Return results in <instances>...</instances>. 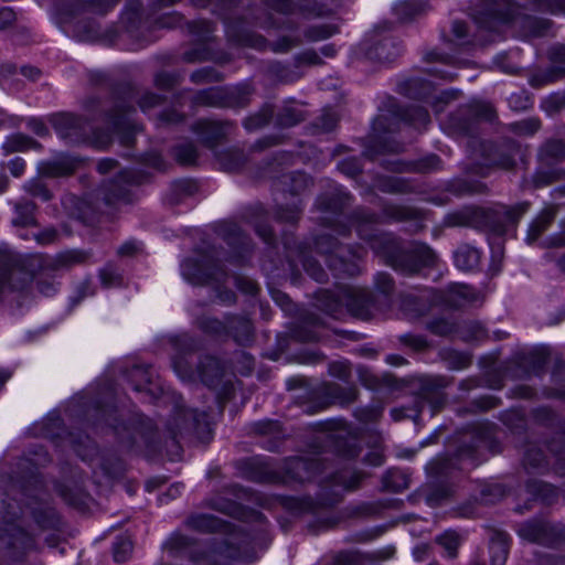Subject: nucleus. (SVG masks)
<instances>
[{"mask_svg":"<svg viewBox=\"0 0 565 565\" xmlns=\"http://www.w3.org/2000/svg\"><path fill=\"white\" fill-rule=\"evenodd\" d=\"M318 301V306L330 315H334L340 306H345L353 316L360 319L367 320L371 317L369 295L352 287H340L337 292L321 290Z\"/></svg>","mask_w":565,"mask_h":565,"instance_id":"1","label":"nucleus"},{"mask_svg":"<svg viewBox=\"0 0 565 565\" xmlns=\"http://www.w3.org/2000/svg\"><path fill=\"white\" fill-rule=\"evenodd\" d=\"M316 247L319 253L328 255V265L332 270L349 276L360 273L356 260L363 256L364 249L362 247L340 246L338 241L330 234L318 236Z\"/></svg>","mask_w":565,"mask_h":565,"instance_id":"2","label":"nucleus"},{"mask_svg":"<svg viewBox=\"0 0 565 565\" xmlns=\"http://www.w3.org/2000/svg\"><path fill=\"white\" fill-rule=\"evenodd\" d=\"M322 470L324 466L320 459L295 457L285 461L284 476L280 477L277 472L264 468V471L256 473L253 478L262 482H305L313 479Z\"/></svg>","mask_w":565,"mask_h":565,"instance_id":"3","label":"nucleus"},{"mask_svg":"<svg viewBox=\"0 0 565 565\" xmlns=\"http://www.w3.org/2000/svg\"><path fill=\"white\" fill-rule=\"evenodd\" d=\"M97 170L100 174L115 172L117 179L109 180L103 184L102 192L106 204L111 205L118 202L128 203V185L135 182V175L129 170L119 169L118 162L114 159H103L97 163Z\"/></svg>","mask_w":565,"mask_h":565,"instance_id":"4","label":"nucleus"},{"mask_svg":"<svg viewBox=\"0 0 565 565\" xmlns=\"http://www.w3.org/2000/svg\"><path fill=\"white\" fill-rule=\"evenodd\" d=\"M0 513L6 523L4 529H0V544L17 552H24L32 547V537L19 525L12 523L21 513V508L15 503L1 500Z\"/></svg>","mask_w":565,"mask_h":565,"instance_id":"5","label":"nucleus"},{"mask_svg":"<svg viewBox=\"0 0 565 565\" xmlns=\"http://www.w3.org/2000/svg\"><path fill=\"white\" fill-rule=\"evenodd\" d=\"M173 367L182 380L193 381L198 376L207 386H215L223 374L218 360L213 356H205L196 371L192 370L184 356H177L173 359Z\"/></svg>","mask_w":565,"mask_h":565,"instance_id":"6","label":"nucleus"},{"mask_svg":"<svg viewBox=\"0 0 565 565\" xmlns=\"http://www.w3.org/2000/svg\"><path fill=\"white\" fill-rule=\"evenodd\" d=\"M167 428L173 438L194 434L201 436L209 429L206 415L198 413L194 409H185L183 406L177 405L172 417L167 423Z\"/></svg>","mask_w":565,"mask_h":565,"instance_id":"7","label":"nucleus"},{"mask_svg":"<svg viewBox=\"0 0 565 565\" xmlns=\"http://www.w3.org/2000/svg\"><path fill=\"white\" fill-rule=\"evenodd\" d=\"M435 260L434 252L425 244L414 243L407 250L392 258L391 265L403 273L414 274Z\"/></svg>","mask_w":565,"mask_h":565,"instance_id":"8","label":"nucleus"},{"mask_svg":"<svg viewBox=\"0 0 565 565\" xmlns=\"http://www.w3.org/2000/svg\"><path fill=\"white\" fill-rule=\"evenodd\" d=\"M183 277L193 285L206 284L211 279H217V275H224L215 260L207 256L200 259L188 258L181 266Z\"/></svg>","mask_w":565,"mask_h":565,"instance_id":"9","label":"nucleus"},{"mask_svg":"<svg viewBox=\"0 0 565 565\" xmlns=\"http://www.w3.org/2000/svg\"><path fill=\"white\" fill-rule=\"evenodd\" d=\"M518 533L527 542L545 545L556 544L563 535L559 529L542 520L524 522L520 525Z\"/></svg>","mask_w":565,"mask_h":565,"instance_id":"10","label":"nucleus"},{"mask_svg":"<svg viewBox=\"0 0 565 565\" xmlns=\"http://www.w3.org/2000/svg\"><path fill=\"white\" fill-rule=\"evenodd\" d=\"M550 58L553 63L552 66L531 77L530 84L533 87L554 83L565 76V46H554L550 51Z\"/></svg>","mask_w":565,"mask_h":565,"instance_id":"11","label":"nucleus"},{"mask_svg":"<svg viewBox=\"0 0 565 565\" xmlns=\"http://www.w3.org/2000/svg\"><path fill=\"white\" fill-rule=\"evenodd\" d=\"M460 118H452L454 128L468 132L470 130V120H486L492 121L495 117V111L489 103L472 102L467 107L460 109Z\"/></svg>","mask_w":565,"mask_h":565,"instance_id":"12","label":"nucleus"},{"mask_svg":"<svg viewBox=\"0 0 565 565\" xmlns=\"http://www.w3.org/2000/svg\"><path fill=\"white\" fill-rule=\"evenodd\" d=\"M52 124L57 134L71 142L82 140L85 130V122L82 118L72 114H58L53 116Z\"/></svg>","mask_w":565,"mask_h":565,"instance_id":"13","label":"nucleus"},{"mask_svg":"<svg viewBox=\"0 0 565 565\" xmlns=\"http://www.w3.org/2000/svg\"><path fill=\"white\" fill-rule=\"evenodd\" d=\"M81 161L71 156L62 154L39 164V173L47 178H60L73 174Z\"/></svg>","mask_w":565,"mask_h":565,"instance_id":"14","label":"nucleus"},{"mask_svg":"<svg viewBox=\"0 0 565 565\" xmlns=\"http://www.w3.org/2000/svg\"><path fill=\"white\" fill-rule=\"evenodd\" d=\"M132 113H135L132 108L124 109L122 107H118L110 118L114 130L118 135L120 143L124 146L132 145L134 135L137 130V127L132 124L130 118Z\"/></svg>","mask_w":565,"mask_h":565,"instance_id":"15","label":"nucleus"},{"mask_svg":"<svg viewBox=\"0 0 565 565\" xmlns=\"http://www.w3.org/2000/svg\"><path fill=\"white\" fill-rule=\"evenodd\" d=\"M29 275L15 268L0 269V299L25 288Z\"/></svg>","mask_w":565,"mask_h":565,"instance_id":"16","label":"nucleus"},{"mask_svg":"<svg viewBox=\"0 0 565 565\" xmlns=\"http://www.w3.org/2000/svg\"><path fill=\"white\" fill-rule=\"evenodd\" d=\"M193 129L200 136L201 141L210 148L214 147L226 132L223 124L212 120H200L194 125Z\"/></svg>","mask_w":565,"mask_h":565,"instance_id":"17","label":"nucleus"},{"mask_svg":"<svg viewBox=\"0 0 565 565\" xmlns=\"http://www.w3.org/2000/svg\"><path fill=\"white\" fill-rule=\"evenodd\" d=\"M428 8L425 0H402L395 4L394 12L402 22H407L425 13Z\"/></svg>","mask_w":565,"mask_h":565,"instance_id":"18","label":"nucleus"},{"mask_svg":"<svg viewBox=\"0 0 565 565\" xmlns=\"http://www.w3.org/2000/svg\"><path fill=\"white\" fill-rule=\"evenodd\" d=\"M239 344H247L253 338V327L250 321L245 317H228L227 330Z\"/></svg>","mask_w":565,"mask_h":565,"instance_id":"19","label":"nucleus"},{"mask_svg":"<svg viewBox=\"0 0 565 565\" xmlns=\"http://www.w3.org/2000/svg\"><path fill=\"white\" fill-rule=\"evenodd\" d=\"M509 553L508 535L501 531H493L490 537L491 565H504Z\"/></svg>","mask_w":565,"mask_h":565,"instance_id":"20","label":"nucleus"},{"mask_svg":"<svg viewBox=\"0 0 565 565\" xmlns=\"http://www.w3.org/2000/svg\"><path fill=\"white\" fill-rule=\"evenodd\" d=\"M323 394L332 404L348 405L356 399L358 390L355 387H342L335 383H328L323 386Z\"/></svg>","mask_w":565,"mask_h":565,"instance_id":"21","label":"nucleus"},{"mask_svg":"<svg viewBox=\"0 0 565 565\" xmlns=\"http://www.w3.org/2000/svg\"><path fill=\"white\" fill-rule=\"evenodd\" d=\"M455 264L462 270L475 269L480 262V252L468 244L460 245L454 254Z\"/></svg>","mask_w":565,"mask_h":565,"instance_id":"22","label":"nucleus"},{"mask_svg":"<svg viewBox=\"0 0 565 565\" xmlns=\"http://www.w3.org/2000/svg\"><path fill=\"white\" fill-rule=\"evenodd\" d=\"M227 32L230 38L241 45L250 46L258 50H263L267 46L265 38L256 34L253 31L245 30L243 28L231 26Z\"/></svg>","mask_w":565,"mask_h":565,"instance_id":"23","label":"nucleus"},{"mask_svg":"<svg viewBox=\"0 0 565 565\" xmlns=\"http://www.w3.org/2000/svg\"><path fill=\"white\" fill-rule=\"evenodd\" d=\"M556 211L554 207L544 209L539 216L531 223L526 241L529 243L535 242L551 225L555 217Z\"/></svg>","mask_w":565,"mask_h":565,"instance_id":"24","label":"nucleus"},{"mask_svg":"<svg viewBox=\"0 0 565 565\" xmlns=\"http://www.w3.org/2000/svg\"><path fill=\"white\" fill-rule=\"evenodd\" d=\"M398 53L399 50L392 39H383L367 51L369 57L379 62H391Z\"/></svg>","mask_w":565,"mask_h":565,"instance_id":"25","label":"nucleus"},{"mask_svg":"<svg viewBox=\"0 0 565 565\" xmlns=\"http://www.w3.org/2000/svg\"><path fill=\"white\" fill-rule=\"evenodd\" d=\"M477 299L478 296L475 290L466 285L451 286L447 295V302L454 307H461L466 303H471Z\"/></svg>","mask_w":565,"mask_h":565,"instance_id":"26","label":"nucleus"},{"mask_svg":"<svg viewBox=\"0 0 565 565\" xmlns=\"http://www.w3.org/2000/svg\"><path fill=\"white\" fill-rule=\"evenodd\" d=\"M17 216L13 218V224L15 226H31L35 224L34 212L36 210V205L28 200H21L14 205Z\"/></svg>","mask_w":565,"mask_h":565,"instance_id":"27","label":"nucleus"},{"mask_svg":"<svg viewBox=\"0 0 565 565\" xmlns=\"http://www.w3.org/2000/svg\"><path fill=\"white\" fill-rule=\"evenodd\" d=\"M39 146L40 145L34 139L22 134H15L8 137L3 143V148L7 152L25 151L38 148Z\"/></svg>","mask_w":565,"mask_h":565,"instance_id":"28","label":"nucleus"},{"mask_svg":"<svg viewBox=\"0 0 565 565\" xmlns=\"http://www.w3.org/2000/svg\"><path fill=\"white\" fill-rule=\"evenodd\" d=\"M188 525L201 532H215L222 529L221 520L213 515L201 514L188 520Z\"/></svg>","mask_w":565,"mask_h":565,"instance_id":"29","label":"nucleus"},{"mask_svg":"<svg viewBox=\"0 0 565 565\" xmlns=\"http://www.w3.org/2000/svg\"><path fill=\"white\" fill-rule=\"evenodd\" d=\"M436 543L447 552L448 557L455 558L461 544V537L456 531L448 530L436 537Z\"/></svg>","mask_w":565,"mask_h":565,"instance_id":"30","label":"nucleus"},{"mask_svg":"<svg viewBox=\"0 0 565 565\" xmlns=\"http://www.w3.org/2000/svg\"><path fill=\"white\" fill-rule=\"evenodd\" d=\"M353 225L356 227V231L361 238L370 241L373 235L367 232L366 226L372 225L376 222V216L372 213H369L364 210H359L354 212L352 216Z\"/></svg>","mask_w":565,"mask_h":565,"instance_id":"31","label":"nucleus"},{"mask_svg":"<svg viewBox=\"0 0 565 565\" xmlns=\"http://www.w3.org/2000/svg\"><path fill=\"white\" fill-rule=\"evenodd\" d=\"M87 253L83 250H66L56 255L53 260V268L71 267L84 263L87 259Z\"/></svg>","mask_w":565,"mask_h":565,"instance_id":"32","label":"nucleus"},{"mask_svg":"<svg viewBox=\"0 0 565 565\" xmlns=\"http://www.w3.org/2000/svg\"><path fill=\"white\" fill-rule=\"evenodd\" d=\"M524 467L532 470H542L546 466V457L537 446H530L524 455Z\"/></svg>","mask_w":565,"mask_h":565,"instance_id":"33","label":"nucleus"},{"mask_svg":"<svg viewBox=\"0 0 565 565\" xmlns=\"http://www.w3.org/2000/svg\"><path fill=\"white\" fill-rule=\"evenodd\" d=\"M217 159L222 168L226 171H235L245 162V157L239 150H227L218 153Z\"/></svg>","mask_w":565,"mask_h":565,"instance_id":"34","label":"nucleus"},{"mask_svg":"<svg viewBox=\"0 0 565 565\" xmlns=\"http://www.w3.org/2000/svg\"><path fill=\"white\" fill-rule=\"evenodd\" d=\"M361 476L355 472L343 470L335 475H332L330 482L332 487H341L344 490H352L358 487Z\"/></svg>","mask_w":565,"mask_h":565,"instance_id":"35","label":"nucleus"},{"mask_svg":"<svg viewBox=\"0 0 565 565\" xmlns=\"http://www.w3.org/2000/svg\"><path fill=\"white\" fill-rule=\"evenodd\" d=\"M305 119L303 111L297 107H284L277 116V124L281 127H291Z\"/></svg>","mask_w":565,"mask_h":565,"instance_id":"36","label":"nucleus"},{"mask_svg":"<svg viewBox=\"0 0 565 565\" xmlns=\"http://www.w3.org/2000/svg\"><path fill=\"white\" fill-rule=\"evenodd\" d=\"M24 190L32 196L39 198L44 202L52 200L53 194L47 185L40 179L35 178L24 184Z\"/></svg>","mask_w":565,"mask_h":565,"instance_id":"37","label":"nucleus"},{"mask_svg":"<svg viewBox=\"0 0 565 565\" xmlns=\"http://www.w3.org/2000/svg\"><path fill=\"white\" fill-rule=\"evenodd\" d=\"M338 32V28L332 24H319L306 30L305 36L308 41L317 42L326 40Z\"/></svg>","mask_w":565,"mask_h":565,"instance_id":"38","label":"nucleus"},{"mask_svg":"<svg viewBox=\"0 0 565 565\" xmlns=\"http://www.w3.org/2000/svg\"><path fill=\"white\" fill-rule=\"evenodd\" d=\"M198 8L213 7V12L224 15L227 10L237 6L238 0H191Z\"/></svg>","mask_w":565,"mask_h":565,"instance_id":"39","label":"nucleus"},{"mask_svg":"<svg viewBox=\"0 0 565 565\" xmlns=\"http://www.w3.org/2000/svg\"><path fill=\"white\" fill-rule=\"evenodd\" d=\"M221 235L230 246L242 245L245 246V239L241 228L233 223H226L220 227Z\"/></svg>","mask_w":565,"mask_h":565,"instance_id":"40","label":"nucleus"},{"mask_svg":"<svg viewBox=\"0 0 565 565\" xmlns=\"http://www.w3.org/2000/svg\"><path fill=\"white\" fill-rule=\"evenodd\" d=\"M274 110L271 106H265L258 114L245 119L244 126L247 130H255L264 127L273 117Z\"/></svg>","mask_w":565,"mask_h":565,"instance_id":"41","label":"nucleus"},{"mask_svg":"<svg viewBox=\"0 0 565 565\" xmlns=\"http://www.w3.org/2000/svg\"><path fill=\"white\" fill-rule=\"evenodd\" d=\"M274 110L271 106H265L258 114L245 119L244 126L247 130H255L264 127L273 117Z\"/></svg>","mask_w":565,"mask_h":565,"instance_id":"42","label":"nucleus"},{"mask_svg":"<svg viewBox=\"0 0 565 565\" xmlns=\"http://www.w3.org/2000/svg\"><path fill=\"white\" fill-rule=\"evenodd\" d=\"M200 106H216L222 103V93L217 88H209L199 92L193 99Z\"/></svg>","mask_w":565,"mask_h":565,"instance_id":"43","label":"nucleus"},{"mask_svg":"<svg viewBox=\"0 0 565 565\" xmlns=\"http://www.w3.org/2000/svg\"><path fill=\"white\" fill-rule=\"evenodd\" d=\"M428 329L437 335H450L455 332H460V327L448 319H436L429 322Z\"/></svg>","mask_w":565,"mask_h":565,"instance_id":"44","label":"nucleus"},{"mask_svg":"<svg viewBox=\"0 0 565 565\" xmlns=\"http://www.w3.org/2000/svg\"><path fill=\"white\" fill-rule=\"evenodd\" d=\"M405 119L417 128L426 127L430 121L427 110L419 106H413L406 109Z\"/></svg>","mask_w":565,"mask_h":565,"instance_id":"45","label":"nucleus"},{"mask_svg":"<svg viewBox=\"0 0 565 565\" xmlns=\"http://www.w3.org/2000/svg\"><path fill=\"white\" fill-rule=\"evenodd\" d=\"M174 154L182 164H194L198 158V151L192 143H182L175 147Z\"/></svg>","mask_w":565,"mask_h":565,"instance_id":"46","label":"nucleus"},{"mask_svg":"<svg viewBox=\"0 0 565 565\" xmlns=\"http://www.w3.org/2000/svg\"><path fill=\"white\" fill-rule=\"evenodd\" d=\"M383 487L386 490L397 492L407 487L406 479L398 471H388L383 477Z\"/></svg>","mask_w":565,"mask_h":565,"instance_id":"47","label":"nucleus"},{"mask_svg":"<svg viewBox=\"0 0 565 565\" xmlns=\"http://www.w3.org/2000/svg\"><path fill=\"white\" fill-rule=\"evenodd\" d=\"M198 326L201 330L211 334H221L227 330V322L223 323L217 319L210 317H202L198 320Z\"/></svg>","mask_w":565,"mask_h":565,"instance_id":"48","label":"nucleus"},{"mask_svg":"<svg viewBox=\"0 0 565 565\" xmlns=\"http://www.w3.org/2000/svg\"><path fill=\"white\" fill-rule=\"evenodd\" d=\"M192 541L181 534H173L166 544V548L171 556H175L179 552L185 551Z\"/></svg>","mask_w":565,"mask_h":565,"instance_id":"49","label":"nucleus"},{"mask_svg":"<svg viewBox=\"0 0 565 565\" xmlns=\"http://www.w3.org/2000/svg\"><path fill=\"white\" fill-rule=\"evenodd\" d=\"M301 44V39L299 36H290L284 35L279 38L276 42L270 44V47L276 53H286L294 47H297Z\"/></svg>","mask_w":565,"mask_h":565,"instance_id":"50","label":"nucleus"},{"mask_svg":"<svg viewBox=\"0 0 565 565\" xmlns=\"http://www.w3.org/2000/svg\"><path fill=\"white\" fill-rule=\"evenodd\" d=\"M550 451L555 456L553 463L554 471L562 477H565V445L562 449H557V441L553 440L548 446Z\"/></svg>","mask_w":565,"mask_h":565,"instance_id":"51","label":"nucleus"},{"mask_svg":"<svg viewBox=\"0 0 565 565\" xmlns=\"http://www.w3.org/2000/svg\"><path fill=\"white\" fill-rule=\"evenodd\" d=\"M117 2L118 0H83L84 7L97 14H105Z\"/></svg>","mask_w":565,"mask_h":565,"instance_id":"52","label":"nucleus"},{"mask_svg":"<svg viewBox=\"0 0 565 565\" xmlns=\"http://www.w3.org/2000/svg\"><path fill=\"white\" fill-rule=\"evenodd\" d=\"M76 34L83 41H93L98 36V28L95 22H77Z\"/></svg>","mask_w":565,"mask_h":565,"instance_id":"53","label":"nucleus"},{"mask_svg":"<svg viewBox=\"0 0 565 565\" xmlns=\"http://www.w3.org/2000/svg\"><path fill=\"white\" fill-rule=\"evenodd\" d=\"M458 95L459 92L455 89L441 92L431 103L435 113L438 114L443 111L446 105L458 98Z\"/></svg>","mask_w":565,"mask_h":565,"instance_id":"54","label":"nucleus"},{"mask_svg":"<svg viewBox=\"0 0 565 565\" xmlns=\"http://www.w3.org/2000/svg\"><path fill=\"white\" fill-rule=\"evenodd\" d=\"M132 551V544L127 539L118 540L114 545V559L117 563H122L127 559Z\"/></svg>","mask_w":565,"mask_h":565,"instance_id":"55","label":"nucleus"},{"mask_svg":"<svg viewBox=\"0 0 565 565\" xmlns=\"http://www.w3.org/2000/svg\"><path fill=\"white\" fill-rule=\"evenodd\" d=\"M338 122V115L333 110H324L323 114L318 118L317 127L323 131H331Z\"/></svg>","mask_w":565,"mask_h":565,"instance_id":"56","label":"nucleus"},{"mask_svg":"<svg viewBox=\"0 0 565 565\" xmlns=\"http://www.w3.org/2000/svg\"><path fill=\"white\" fill-rule=\"evenodd\" d=\"M191 81L195 84L221 81V76L212 68H202L192 73Z\"/></svg>","mask_w":565,"mask_h":565,"instance_id":"57","label":"nucleus"},{"mask_svg":"<svg viewBox=\"0 0 565 565\" xmlns=\"http://www.w3.org/2000/svg\"><path fill=\"white\" fill-rule=\"evenodd\" d=\"M300 207L297 204H294L291 207H278L276 212V217L280 221H286L289 223H295L299 220Z\"/></svg>","mask_w":565,"mask_h":565,"instance_id":"58","label":"nucleus"},{"mask_svg":"<svg viewBox=\"0 0 565 565\" xmlns=\"http://www.w3.org/2000/svg\"><path fill=\"white\" fill-rule=\"evenodd\" d=\"M539 127L540 122L536 119H526L512 125L513 130L519 135H532Z\"/></svg>","mask_w":565,"mask_h":565,"instance_id":"59","label":"nucleus"},{"mask_svg":"<svg viewBox=\"0 0 565 565\" xmlns=\"http://www.w3.org/2000/svg\"><path fill=\"white\" fill-rule=\"evenodd\" d=\"M263 2L268 10L280 14H287L292 10L290 0H263Z\"/></svg>","mask_w":565,"mask_h":565,"instance_id":"60","label":"nucleus"},{"mask_svg":"<svg viewBox=\"0 0 565 565\" xmlns=\"http://www.w3.org/2000/svg\"><path fill=\"white\" fill-rule=\"evenodd\" d=\"M440 167V159L436 154H430L416 163L415 170L419 172H429Z\"/></svg>","mask_w":565,"mask_h":565,"instance_id":"61","label":"nucleus"},{"mask_svg":"<svg viewBox=\"0 0 565 565\" xmlns=\"http://www.w3.org/2000/svg\"><path fill=\"white\" fill-rule=\"evenodd\" d=\"M338 167L342 173L349 177H355L361 172V164L356 158L345 159Z\"/></svg>","mask_w":565,"mask_h":565,"instance_id":"62","label":"nucleus"},{"mask_svg":"<svg viewBox=\"0 0 565 565\" xmlns=\"http://www.w3.org/2000/svg\"><path fill=\"white\" fill-rule=\"evenodd\" d=\"M504 20H505L504 15L497 11H491V12L487 13L484 18L483 17L476 18L477 23H479L482 28L490 29V30L494 29V25L497 22H502Z\"/></svg>","mask_w":565,"mask_h":565,"instance_id":"63","label":"nucleus"},{"mask_svg":"<svg viewBox=\"0 0 565 565\" xmlns=\"http://www.w3.org/2000/svg\"><path fill=\"white\" fill-rule=\"evenodd\" d=\"M544 151L552 158H561L565 154V143L562 140L548 141L544 147Z\"/></svg>","mask_w":565,"mask_h":565,"instance_id":"64","label":"nucleus"}]
</instances>
